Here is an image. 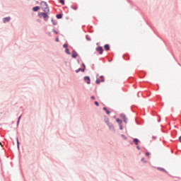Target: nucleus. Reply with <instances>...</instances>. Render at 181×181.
Listing matches in <instances>:
<instances>
[{
    "label": "nucleus",
    "instance_id": "1",
    "mask_svg": "<svg viewBox=\"0 0 181 181\" xmlns=\"http://www.w3.org/2000/svg\"><path fill=\"white\" fill-rule=\"evenodd\" d=\"M41 8L45 13H49V6H47V4L45 1H42L41 4Z\"/></svg>",
    "mask_w": 181,
    "mask_h": 181
},
{
    "label": "nucleus",
    "instance_id": "2",
    "mask_svg": "<svg viewBox=\"0 0 181 181\" xmlns=\"http://www.w3.org/2000/svg\"><path fill=\"white\" fill-rule=\"evenodd\" d=\"M38 16L39 18H43L45 19V21H46V19H47V18H49V16H47V13H38Z\"/></svg>",
    "mask_w": 181,
    "mask_h": 181
},
{
    "label": "nucleus",
    "instance_id": "3",
    "mask_svg": "<svg viewBox=\"0 0 181 181\" xmlns=\"http://www.w3.org/2000/svg\"><path fill=\"white\" fill-rule=\"evenodd\" d=\"M96 51L98 52L100 54H103V52H104L103 47H98Z\"/></svg>",
    "mask_w": 181,
    "mask_h": 181
},
{
    "label": "nucleus",
    "instance_id": "4",
    "mask_svg": "<svg viewBox=\"0 0 181 181\" xmlns=\"http://www.w3.org/2000/svg\"><path fill=\"white\" fill-rule=\"evenodd\" d=\"M84 81H86V83H87V84H90V77L85 76L84 77Z\"/></svg>",
    "mask_w": 181,
    "mask_h": 181
},
{
    "label": "nucleus",
    "instance_id": "5",
    "mask_svg": "<svg viewBox=\"0 0 181 181\" xmlns=\"http://www.w3.org/2000/svg\"><path fill=\"white\" fill-rule=\"evenodd\" d=\"M4 23H6V22H9L11 21V17H6L4 18Z\"/></svg>",
    "mask_w": 181,
    "mask_h": 181
},
{
    "label": "nucleus",
    "instance_id": "6",
    "mask_svg": "<svg viewBox=\"0 0 181 181\" xmlns=\"http://www.w3.org/2000/svg\"><path fill=\"white\" fill-rule=\"evenodd\" d=\"M40 9V7H39V6H35V7L33 8V11L34 12H37Z\"/></svg>",
    "mask_w": 181,
    "mask_h": 181
},
{
    "label": "nucleus",
    "instance_id": "7",
    "mask_svg": "<svg viewBox=\"0 0 181 181\" xmlns=\"http://www.w3.org/2000/svg\"><path fill=\"white\" fill-rule=\"evenodd\" d=\"M120 117H122V118H123L124 122L127 124V117L125 116V115L122 114V115H120Z\"/></svg>",
    "mask_w": 181,
    "mask_h": 181
},
{
    "label": "nucleus",
    "instance_id": "8",
    "mask_svg": "<svg viewBox=\"0 0 181 181\" xmlns=\"http://www.w3.org/2000/svg\"><path fill=\"white\" fill-rule=\"evenodd\" d=\"M72 57H74V59H76V57H77V52H76L75 51H73Z\"/></svg>",
    "mask_w": 181,
    "mask_h": 181
},
{
    "label": "nucleus",
    "instance_id": "9",
    "mask_svg": "<svg viewBox=\"0 0 181 181\" xmlns=\"http://www.w3.org/2000/svg\"><path fill=\"white\" fill-rule=\"evenodd\" d=\"M104 48L105 50H110V45L108 44L105 45Z\"/></svg>",
    "mask_w": 181,
    "mask_h": 181
},
{
    "label": "nucleus",
    "instance_id": "10",
    "mask_svg": "<svg viewBox=\"0 0 181 181\" xmlns=\"http://www.w3.org/2000/svg\"><path fill=\"white\" fill-rule=\"evenodd\" d=\"M116 122H117V124H119V125H121L122 124V121L119 119H116Z\"/></svg>",
    "mask_w": 181,
    "mask_h": 181
},
{
    "label": "nucleus",
    "instance_id": "11",
    "mask_svg": "<svg viewBox=\"0 0 181 181\" xmlns=\"http://www.w3.org/2000/svg\"><path fill=\"white\" fill-rule=\"evenodd\" d=\"M139 142V140H138V139H134V143L135 144V145H138Z\"/></svg>",
    "mask_w": 181,
    "mask_h": 181
},
{
    "label": "nucleus",
    "instance_id": "12",
    "mask_svg": "<svg viewBox=\"0 0 181 181\" xmlns=\"http://www.w3.org/2000/svg\"><path fill=\"white\" fill-rule=\"evenodd\" d=\"M78 71H84V69L79 68L78 69L76 70V73H78Z\"/></svg>",
    "mask_w": 181,
    "mask_h": 181
},
{
    "label": "nucleus",
    "instance_id": "13",
    "mask_svg": "<svg viewBox=\"0 0 181 181\" xmlns=\"http://www.w3.org/2000/svg\"><path fill=\"white\" fill-rule=\"evenodd\" d=\"M57 19H62V14L57 15Z\"/></svg>",
    "mask_w": 181,
    "mask_h": 181
},
{
    "label": "nucleus",
    "instance_id": "14",
    "mask_svg": "<svg viewBox=\"0 0 181 181\" xmlns=\"http://www.w3.org/2000/svg\"><path fill=\"white\" fill-rule=\"evenodd\" d=\"M66 54H70V51L68 49V48L65 50Z\"/></svg>",
    "mask_w": 181,
    "mask_h": 181
},
{
    "label": "nucleus",
    "instance_id": "15",
    "mask_svg": "<svg viewBox=\"0 0 181 181\" xmlns=\"http://www.w3.org/2000/svg\"><path fill=\"white\" fill-rule=\"evenodd\" d=\"M59 3L62 4V5H64V0H59Z\"/></svg>",
    "mask_w": 181,
    "mask_h": 181
},
{
    "label": "nucleus",
    "instance_id": "16",
    "mask_svg": "<svg viewBox=\"0 0 181 181\" xmlns=\"http://www.w3.org/2000/svg\"><path fill=\"white\" fill-rule=\"evenodd\" d=\"M96 84H100V79L96 80Z\"/></svg>",
    "mask_w": 181,
    "mask_h": 181
},
{
    "label": "nucleus",
    "instance_id": "17",
    "mask_svg": "<svg viewBox=\"0 0 181 181\" xmlns=\"http://www.w3.org/2000/svg\"><path fill=\"white\" fill-rule=\"evenodd\" d=\"M17 145H18V148H19V139H17Z\"/></svg>",
    "mask_w": 181,
    "mask_h": 181
},
{
    "label": "nucleus",
    "instance_id": "18",
    "mask_svg": "<svg viewBox=\"0 0 181 181\" xmlns=\"http://www.w3.org/2000/svg\"><path fill=\"white\" fill-rule=\"evenodd\" d=\"M63 47H64L65 49H67V45L64 44V45H63Z\"/></svg>",
    "mask_w": 181,
    "mask_h": 181
},
{
    "label": "nucleus",
    "instance_id": "19",
    "mask_svg": "<svg viewBox=\"0 0 181 181\" xmlns=\"http://www.w3.org/2000/svg\"><path fill=\"white\" fill-rule=\"evenodd\" d=\"M72 9H74L76 11L77 9V6H75L74 7H72Z\"/></svg>",
    "mask_w": 181,
    "mask_h": 181
},
{
    "label": "nucleus",
    "instance_id": "20",
    "mask_svg": "<svg viewBox=\"0 0 181 181\" xmlns=\"http://www.w3.org/2000/svg\"><path fill=\"white\" fill-rule=\"evenodd\" d=\"M95 105H96L97 107H98V102H95Z\"/></svg>",
    "mask_w": 181,
    "mask_h": 181
},
{
    "label": "nucleus",
    "instance_id": "21",
    "mask_svg": "<svg viewBox=\"0 0 181 181\" xmlns=\"http://www.w3.org/2000/svg\"><path fill=\"white\" fill-rule=\"evenodd\" d=\"M141 160H142V162H144V163H146V161H145V158H141Z\"/></svg>",
    "mask_w": 181,
    "mask_h": 181
},
{
    "label": "nucleus",
    "instance_id": "22",
    "mask_svg": "<svg viewBox=\"0 0 181 181\" xmlns=\"http://www.w3.org/2000/svg\"><path fill=\"white\" fill-rule=\"evenodd\" d=\"M55 42H59V37H57V38L55 39Z\"/></svg>",
    "mask_w": 181,
    "mask_h": 181
},
{
    "label": "nucleus",
    "instance_id": "23",
    "mask_svg": "<svg viewBox=\"0 0 181 181\" xmlns=\"http://www.w3.org/2000/svg\"><path fill=\"white\" fill-rule=\"evenodd\" d=\"M91 99H92V100H95V98L94 96H91Z\"/></svg>",
    "mask_w": 181,
    "mask_h": 181
},
{
    "label": "nucleus",
    "instance_id": "24",
    "mask_svg": "<svg viewBox=\"0 0 181 181\" xmlns=\"http://www.w3.org/2000/svg\"><path fill=\"white\" fill-rule=\"evenodd\" d=\"M146 156H149V153H146Z\"/></svg>",
    "mask_w": 181,
    "mask_h": 181
},
{
    "label": "nucleus",
    "instance_id": "25",
    "mask_svg": "<svg viewBox=\"0 0 181 181\" xmlns=\"http://www.w3.org/2000/svg\"><path fill=\"white\" fill-rule=\"evenodd\" d=\"M106 112H107V115H110V111L106 110Z\"/></svg>",
    "mask_w": 181,
    "mask_h": 181
},
{
    "label": "nucleus",
    "instance_id": "26",
    "mask_svg": "<svg viewBox=\"0 0 181 181\" xmlns=\"http://www.w3.org/2000/svg\"><path fill=\"white\" fill-rule=\"evenodd\" d=\"M104 111H107V107H103Z\"/></svg>",
    "mask_w": 181,
    "mask_h": 181
},
{
    "label": "nucleus",
    "instance_id": "27",
    "mask_svg": "<svg viewBox=\"0 0 181 181\" xmlns=\"http://www.w3.org/2000/svg\"><path fill=\"white\" fill-rule=\"evenodd\" d=\"M179 141L181 142V136L179 137Z\"/></svg>",
    "mask_w": 181,
    "mask_h": 181
},
{
    "label": "nucleus",
    "instance_id": "28",
    "mask_svg": "<svg viewBox=\"0 0 181 181\" xmlns=\"http://www.w3.org/2000/svg\"><path fill=\"white\" fill-rule=\"evenodd\" d=\"M120 129H122V126L120 124L119 126Z\"/></svg>",
    "mask_w": 181,
    "mask_h": 181
},
{
    "label": "nucleus",
    "instance_id": "29",
    "mask_svg": "<svg viewBox=\"0 0 181 181\" xmlns=\"http://www.w3.org/2000/svg\"><path fill=\"white\" fill-rule=\"evenodd\" d=\"M21 118V116H20V117H18V121H20Z\"/></svg>",
    "mask_w": 181,
    "mask_h": 181
},
{
    "label": "nucleus",
    "instance_id": "30",
    "mask_svg": "<svg viewBox=\"0 0 181 181\" xmlns=\"http://www.w3.org/2000/svg\"><path fill=\"white\" fill-rule=\"evenodd\" d=\"M83 66L85 68L86 67V65L84 64H83Z\"/></svg>",
    "mask_w": 181,
    "mask_h": 181
},
{
    "label": "nucleus",
    "instance_id": "31",
    "mask_svg": "<svg viewBox=\"0 0 181 181\" xmlns=\"http://www.w3.org/2000/svg\"><path fill=\"white\" fill-rule=\"evenodd\" d=\"M101 81H102L103 83H104V79H102Z\"/></svg>",
    "mask_w": 181,
    "mask_h": 181
},
{
    "label": "nucleus",
    "instance_id": "32",
    "mask_svg": "<svg viewBox=\"0 0 181 181\" xmlns=\"http://www.w3.org/2000/svg\"><path fill=\"white\" fill-rule=\"evenodd\" d=\"M0 145L2 146V143H0Z\"/></svg>",
    "mask_w": 181,
    "mask_h": 181
},
{
    "label": "nucleus",
    "instance_id": "33",
    "mask_svg": "<svg viewBox=\"0 0 181 181\" xmlns=\"http://www.w3.org/2000/svg\"><path fill=\"white\" fill-rule=\"evenodd\" d=\"M54 33L57 35V32L55 31Z\"/></svg>",
    "mask_w": 181,
    "mask_h": 181
},
{
    "label": "nucleus",
    "instance_id": "34",
    "mask_svg": "<svg viewBox=\"0 0 181 181\" xmlns=\"http://www.w3.org/2000/svg\"><path fill=\"white\" fill-rule=\"evenodd\" d=\"M100 78H103V76H100Z\"/></svg>",
    "mask_w": 181,
    "mask_h": 181
}]
</instances>
